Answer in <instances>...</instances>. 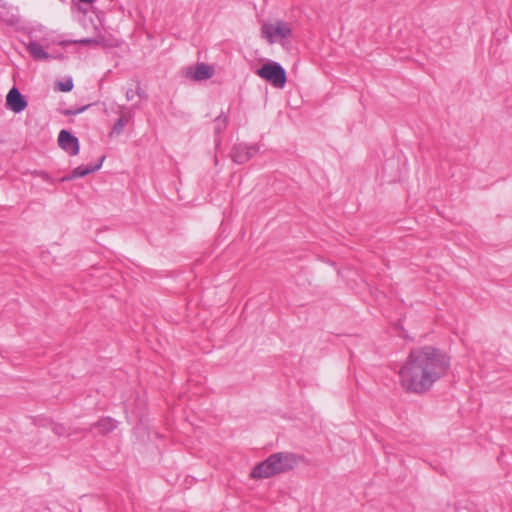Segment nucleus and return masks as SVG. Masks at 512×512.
<instances>
[{
  "instance_id": "obj_1",
  "label": "nucleus",
  "mask_w": 512,
  "mask_h": 512,
  "mask_svg": "<svg viewBox=\"0 0 512 512\" xmlns=\"http://www.w3.org/2000/svg\"><path fill=\"white\" fill-rule=\"evenodd\" d=\"M449 365L448 357L433 347L413 349L399 370L400 383L409 392L424 393L445 375Z\"/></svg>"
},
{
  "instance_id": "obj_2",
  "label": "nucleus",
  "mask_w": 512,
  "mask_h": 512,
  "mask_svg": "<svg viewBox=\"0 0 512 512\" xmlns=\"http://www.w3.org/2000/svg\"><path fill=\"white\" fill-rule=\"evenodd\" d=\"M298 460V457L293 453H274L265 461L254 467L251 472V477L255 479H265L276 474L287 472L297 465Z\"/></svg>"
},
{
  "instance_id": "obj_3",
  "label": "nucleus",
  "mask_w": 512,
  "mask_h": 512,
  "mask_svg": "<svg viewBox=\"0 0 512 512\" xmlns=\"http://www.w3.org/2000/svg\"><path fill=\"white\" fill-rule=\"evenodd\" d=\"M257 74L276 88H283L285 86L286 72L284 68L276 62L264 64L257 71Z\"/></svg>"
},
{
  "instance_id": "obj_4",
  "label": "nucleus",
  "mask_w": 512,
  "mask_h": 512,
  "mask_svg": "<svg viewBox=\"0 0 512 512\" xmlns=\"http://www.w3.org/2000/svg\"><path fill=\"white\" fill-rule=\"evenodd\" d=\"M262 33L270 43H274L290 36L291 28L286 22L276 21L263 24Z\"/></svg>"
},
{
  "instance_id": "obj_5",
  "label": "nucleus",
  "mask_w": 512,
  "mask_h": 512,
  "mask_svg": "<svg viewBox=\"0 0 512 512\" xmlns=\"http://www.w3.org/2000/svg\"><path fill=\"white\" fill-rule=\"evenodd\" d=\"M258 151L259 147L257 145L237 144L232 149L231 158L233 162L243 164L250 160Z\"/></svg>"
},
{
  "instance_id": "obj_6",
  "label": "nucleus",
  "mask_w": 512,
  "mask_h": 512,
  "mask_svg": "<svg viewBox=\"0 0 512 512\" xmlns=\"http://www.w3.org/2000/svg\"><path fill=\"white\" fill-rule=\"evenodd\" d=\"M58 144L69 155L74 156L79 152L78 139L66 130H61L58 135Z\"/></svg>"
},
{
  "instance_id": "obj_7",
  "label": "nucleus",
  "mask_w": 512,
  "mask_h": 512,
  "mask_svg": "<svg viewBox=\"0 0 512 512\" xmlns=\"http://www.w3.org/2000/svg\"><path fill=\"white\" fill-rule=\"evenodd\" d=\"M28 103L20 91L13 87L6 96V106L14 113H20L26 109Z\"/></svg>"
},
{
  "instance_id": "obj_8",
  "label": "nucleus",
  "mask_w": 512,
  "mask_h": 512,
  "mask_svg": "<svg viewBox=\"0 0 512 512\" xmlns=\"http://www.w3.org/2000/svg\"><path fill=\"white\" fill-rule=\"evenodd\" d=\"M214 75L212 66L205 63H198L195 67L189 68L187 76L196 81L206 80Z\"/></svg>"
},
{
  "instance_id": "obj_9",
  "label": "nucleus",
  "mask_w": 512,
  "mask_h": 512,
  "mask_svg": "<svg viewBox=\"0 0 512 512\" xmlns=\"http://www.w3.org/2000/svg\"><path fill=\"white\" fill-rule=\"evenodd\" d=\"M133 118V111L125 106L120 107V117L116 120L113 125L111 135H120L123 131L124 126L131 121Z\"/></svg>"
},
{
  "instance_id": "obj_10",
  "label": "nucleus",
  "mask_w": 512,
  "mask_h": 512,
  "mask_svg": "<svg viewBox=\"0 0 512 512\" xmlns=\"http://www.w3.org/2000/svg\"><path fill=\"white\" fill-rule=\"evenodd\" d=\"M103 159L98 164L95 165H88V166H79L73 169V171L62 178V181H70L72 179L78 178V177H84L90 173H93L101 168Z\"/></svg>"
},
{
  "instance_id": "obj_11",
  "label": "nucleus",
  "mask_w": 512,
  "mask_h": 512,
  "mask_svg": "<svg viewBox=\"0 0 512 512\" xmlns=\"http://www.w3.org/2000/svg\"><path fill=\"white\" fill-rule=\"evenodd\" d=\"M27 51L31 54V56L35 60H49L52 58L50 54H48L41 44L38 42L32 41L27 45Z\"/></svg>"
},
{
  "instance_id": "obj_12",
  "label": "nucleus",
  "mask_w": 512,
  "mask_h": 512,
  "mask_svg": "<svg viewBox=\"0 0 512 512\" xmlns=\"http://www.w3.org/2000/svg\"><path fill=\"white\" fill-rule=\"evenodd\" d=\"M116 427V422L111 418H103L94 424L93 428L100 434H106Z\"/></svg>"
},
{
  "instance_id": "obj_13",
  "label": "nucleus",
  "mask_w": 512,
  "mask_h": 512,
  "mask_svg": "<svg viewBox=\"0 0 512 512\" xmlns=\"http://www.w3.org/2000/svg\"><path fill=\"white\" fill-rule=\"evenodd\" d=\"M57 88L62 92H69L73 89V81L72 79H67L65 81H60L57 83Z\"/></svg>"
},
{
  "instance_id": "obj_14",
  "label": "nucleus",
  "mask_w": 512,
  "mask_h": 512,
  "mask_svg": "<svg viewBox=\"0 0 512 512\" xmlns=\"http://www.w3.org/2000/svg\"><path fill=\"white\" fill-rule=\"evenodd\" d=\"M226 123H227L226 117L218 116L216 118V126H215L216 132L217 133L221 132L226 127Z\"/></svg>"
},
{
  "instance_id": "obj_15",
  "label": "nucleus",
  "mask_w": 512,
  "mask_h": 512,
  "mask_svg": "<svg viewBox=\"0 0 512 512\" xmlns=\"http://www.w3.org/2000/svg\"><path fill=\"white\" fill-rule=\"evenodd\" d=\"M135 95H139L141 96V88L139 86H137V88L134 90V89H128L126 91V99L128 101L132 100Z\"/></svg>"
},
{
  "instance_id": "obj_16",
  "label": "nucleus",
  "mask_w": 512,
  "mask_h": 512,
  "mask_svg": "<svg viewBox=\"0 0 512 512\" xmlns=\"http://www.w3.org/2000/svg\"><path fill=\"white\" fill-rule=\"evenodd\" d=\"M53 431L59 435V436H62L65 432V427L63 425H55L54 428H53Z\"/></svg>"
},
{
  "instance_id": "obj_17",
  "label": "nucleus",
  "mask_w": 512,
  "mask_h": 512,
  "mask_svg": "<svg viewBox=\"0 0 512 512\" xmlns=\"http://www.w3.org/2000/svg\"><path fill=\"white\" fill-rule=\"evenodd\" d=\"M80 43H83V44H90V43H96L95 40H92V39H82L79 41Z\"/></svg>"
},
{
  "instance_id": "obj_18",
  "label": "nucleus",
  "mask_w": 512,
  "mask_h": 512,
  "mask_svg": "<svg viewBox=\"0 0 512 512\" xmlns=\"http://www.w3.org/2000/svg\"><path fill=\"white\" fill-rule=\"evenodd\" d=\"M86 108H87V106H84V107H82V108H80V109L76 110V111L74 112V114L81 113V112H83Z\"/></svg>"
},
{
  "instance_id": "obj_19",
  "label": "nucleus",
  "mask_w": 512,
  "mask_h": 512,
  "mask_svg": "<svg viewBox=\"0 0 512 512\" xmlns=\"http://www.w3.org/2000/svg\"><path fill=\"white\" fill-rule=\"evenodd\" d=\"M81 2H84V3H87V4H90V3H93L95 0H80Z\"/></svg>"
}]
</instances>
